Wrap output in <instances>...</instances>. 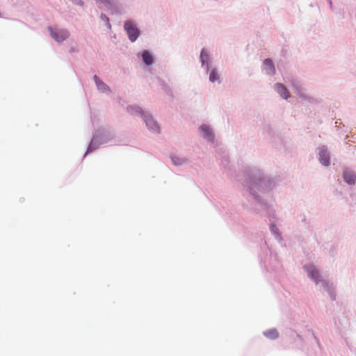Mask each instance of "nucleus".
I'll return each mask as SVG.
<instances>
[{"instance_id":"nucleus-4","label":"nucleus","mask_w":356,"mask_h":356,"mask_svg":"<svg viewBox=\"0 0 356 356\" xmlns=\"http://www.w3.org/2000/svg\"><path fill=\"white\" fill-rule=\"evenodd\" d=\"M49 29L51 32V35L57 42H62L69 36V33L66 30H54L52 28Z\"/></svg>"},{"instance_id":"nucleus-15","label":"nucleus","mask_w":356,"mask_h":356,"mask_svg":"<svg viewBox=\"0 0 356 356\" xmlns=\"http://www.w3.org/2000/svg\"><path fill=\"white\" fill-rule=\"evenodd\" d=\"M172 160L173 163L175 165H180V164H181V162L179 161V159H177V158L172 157Z\"/></svg>"},{"instance_id":"nucleus-1","label":"nucleus","mask_w":356,"mask_h":356,"mask_svg":"<svg viewBox=\"0 0 356 356\" xmlns=\"http://www.w3.org/2000/svg\"><path fill=\"white\" fill-rule=\"evenodd\" d=\"M127 110L131 113H134V112L140 113L142 116L144 117V120L149 129L156 133L159 132V127L158 126L156 122L154 120L150 115L145 114L140 108L138 106H129L127 108Z\"/></svg>"},{"instance_id":"nucleus-14","label":"nucleus","mask_w":356,"mask_h":356,"mask_svg":"<svg viewBox=\"0 0 356 356\" xmlns=\"http://www.w3.org/2000/svg\"><path fill=\"white\" fill-rule=\"evenodd\" d=\"M208 59V54L204 49H202L200 54V60L202 63L204 65Z\"/></svg>"},{"instance_id":"nucleus-17","label":"nucleus","mask_w":356,"mask_h":356,"mask_svg":"<svg viewBox=\"0 0 356 356\" xmlns=\"http://www.w3.org/2000/svg\"><path fill=\"white\" fill-rule=\"evenodd\" d=\"M102 3L104 4H106V3H109V1L108 0H99Z\"/></svg>"},{"instance_id":"nucleus-16","label":"nucleus","mask_w":356,"mask_h":356,"mask_svg":"<svg viewBox=\"0 0 356 356\" xmlns=\"http://www.w3.org/2000/svg\"><path fill=\"white\" fill-rule=\"evenodd\" d=\"M270 229L273 232L275 233L277 230V227L275 225H272Z\"/></svg>"},{"instance_id":"nucleus-5","label":"nucleus","mask_w":356,"mask_h":356,"mask_svg":"<svg viewBox=\"0 0 356 356\" xmlns=\"http://www.w3.org/2000/svg\"><path fill=\"white\" fill-rule=\"evenodd\" d=\"M320 162L324 165H328L330 163V156L327 151L322 148L319 152Z\"/></svg>"},{"instance_id":"nucleus-12","label":"nucleus","mask_w":356,"mask_h":356,"mask_svg":"<svg viewBox=\"0 0 356 356\" xmlns=\"http://www.w3.org/2000/svg\"><path fill=\"white\" fill-rule=\"evenodd\" d=\"M264 334L271 339H277L279 335L277 331L275 330L267 331L264 333Z\"/></svg>"},{"instance_id":"nucleus-9","label":"nucleus","mask_w":356,"mask_h":356,"mask_svg":"<svg viewBox=\"0 0 356 356\" xmlns=\"http://www.w3.org/2000/svg\"><path fill=\"white\" fill-rule=\"evenodd\" d=\"M200 129L203 134V136L205 138H207L208 140H212L213 138V134L212 131H211L210 128L205 124L202 125L200 127Z\"/></svg>"},{"instance_id":"nucleus-13","label":"nucleus","mask_w":356,"mask_h":356,"mask_svg":"<svg viewBox=\"0 0 356 356\" xmlns=\"http://www.w3.org/2000/svg\"><path fill=\"white\" fill-rule=\"evenodd\" d=\"M218 79V74L215 70H213L209 74V80L211 82H214Z\"/></svg>"},{"instance_id":"nucleus-10","label":"nucleus","mask_w":356,"mask_h":356,"mask_svg":"<svg viewBox=\"0 0 356 356\" xmlns=\"http://www.w3.org/2000/svg\"><path fill=\"white\" fill-rule=\"evenodd\" d=\"M142 57H143V60L144 63L146 65H150L152 64L153 58H152V55H151V54L149 52H148L147 51H145L143 53Z\"/></svg>"},{"instance_id":"nucleus-6","label":"nucleus","mask_w":356,"mask_h":356,"mask_svg":"<svg viewBox=\"0 0 356 356\" xmlns=\"http://www.w3.org/2000/svg\"><path fill=\"white\" fill-rule=\"evenodd\" d=\"M343 179L348 184H354L356 181V175L352 171L346 170L343 172Z\"/></svg>"},{"instance_id":"nucleus-11","label":"nucleus","mask_w":356,"mask_h":356,"mask_svg":"<svg viewBox=\"0 0 356 356\" xmlns=\"http://www.w3.org/2000/svg\"><path fill=\"white\" fill-rule=\"evenodd\" d=\"M94 79L99 90L105 91L107 89L106 85L102 82L97 76H94Z\"/></svg>"},{"instance_id":"nucleus-8","label":"nucleus","mask_w":356,"mask_h":356,"mask_svg":"<svg viewBox=\"0 0 356 356\" xmlns=\"http://www.w3.org/2000/svg\"><path fill=\"white\" fill-rule=\"evenodd\" d=\"M264 68L268 74H274L275 73V69L273 61L270 59L264 60L263 63Z\"/></svg>"},{"instance_id":"nucleus-3","label":"nucleus","mask_w":356,"mask_h":356,"mask_svg":"<svg viewBox=\"0 0 356 356\" xmlns=\"http://www.w3.org/2000/svg\"><path fill=\"white\" fill-rule=\"evenodd\" d=\"M305 269L306 270L308 276L313 279L316 284L319 282H323L325 285H327V283L325 281H323L321 279V275L318 270L312 265L305 266Z\"/></svg>"},{"instance_id":"nucleus-7","label":"nucleus","mask_w":356,"mask_h":356,"mask_svg":"<svg viewBox=\"0 0 356 356\" xmlns=\"http://www.w3.org/2000/svg\"><path fill=\"white\" fill-rule=\"evenodd\" d=\"M275 90L284 99H287L289 97V92L286 88L281 83H276L275 86Z\"/></svg>"},{"instance_id":"nucleus-2","label":"nucleus","mask_w":356,"mask_h":356,"mask_svg":"<svg viewBox=\"0 0 356 356\" xmlns=\"http://www.w3.org/2000/svg\"><path fill=\"white\" fill-rule=\"evenodd\" d=\"M124 29L126 30L129 38L131 42H134L139 36L140 31L136 25L131 21H127L124 23Z\"/></svg>"}]
</instances>
